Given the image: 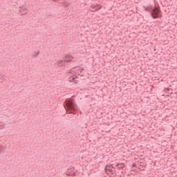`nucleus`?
Instances as JSON below:
<instances>
[{
	"mask_svg": "<svg viewBox=\"0 0 177 177\" xmlns=\"http://www.w3.org/2000/svg\"><path fill=\"white\" fill-rule=\"evenodd\" d=\"M74 80H75V77H74V76H71L69 77V82H74Z\"/></svg>",
	"mask_w": 177,
	"mask_h": 177,
	"instance_id": "nucleus-9",
	"label": "nucleus"
},
{
	"mask_svg": "<svg viewBox=\"0 0 177 177\" xmlns=\"http://www.w3.org/2000/svg\"><path fill=\"white\" fill-rule=\"evenodd\" d=\"M115 167H116V169H122L123 168H125V164L124 163H116L115 165Z\"/></svg>",
	"mask_w": 177,
	"mask_h": 177,
	"instance_id": "nucleus-8",
	"label": "nucleus"
},
{
	"mask_svg": "<svg viewBox=\"0 0 177 177\" xmlns=\"http://www.w3.org/2000/svg\"><path fill=\"white\" fill-rule=\"evenodd\" d=\"M100 9H102V6L100 5H92L91 6V12H96V10H100Z\"/></svg>",
	"mask_w": 177,
	"mask_h": 177,
	"instance_id": "nucleus-6",
	"label": "nucleus"
},
{
	"mask_svg": "<svg viewBox=\"0 0 177 177\" xmlns=\"http://www.w3.org/2000/svg\"><path fill=\"white\" fill-rule=\"evenodd\" d=\"M65 109L67 113L74 114L75 111V105L74 104V100L73 98L68 99L65 101Z\"/></svg>",
	"mask_w": 177,
	"mask_h": 177,
	"instance_id": "nucleus-1",
	"label": "nucleus"
},
{
	"mask_svg": "<svg viewBox=\"0 0 177 177\" xmlns=\"http://www.w3.org/2000/svg\"><path fill=\"white\" fill-rule=\"evenodd\" d=\"M75 84H77L78 82V80H77V77H75L74 82Z\"/></svg>",
	"mask_w": 177,
	"mask_h": 177,
	"instance_id": "nucleus-10",
	"label": "nucleus"
},
{
	"mask_svg": "<svg viewBox=\"0 0 177 177\" xmlns=\"http://www.w3.org/2000/svg\"><path fill=\"white\" fill-rule=\"evenodd\" d=\"M53 1H57V0H53Z\"/></svg>",
	"mask_w": 177,
	"mask_h": 177,
	"instance_id": "nucleus-12",
	"label": "nucleus"
},
{
	"mask_svg": "<svg viewBox=\"0 0 177 177\" xmlns=\"http://www.w3.org/2000/svg\"><path fill=\"white\" fill-rule=\"evenodd\" d=\"M144 9L146 10V12H151V16L153 19H158L160 17V8L158 7L155 6L154 9H153V7L149 6V7H144Z\"/></svg>",
	"mask_w": 177,
	"mask_h": 177,
	"instance_id": "nucleus-2",
	"label": "nucleus"
},
{
	"mask_svg": "<svg viewBox=\"0 0 177 177\" xmlns=\"http://www.w3.org/2000/svg\"><path fill=\"white\" fill-rule=\"evenodd\" d=\"M73 59H74V57L70 55H66L64 57V61L66 62L67 63L70 62H73Z\"/></svg>",
	"mask_w": 177,
	"mask_h": 177,
	"instance_id": "nucleus-7",
	"label": "nucleus"
},
{
	"mask_svg": "<svg viewBox=\"0 0 177 177\" xmlns=\"http://www.w3.org/2000/svg\"><path fill=\"white\" fill-rule=\"evenodd\" d=\"M82 71H84V69L81 67L73 68L71 70V74H73V75H82Z\"/></svg>",
	"mask_w": 177,
	"mask_h": 177,
	"instance_id": "nucleus-4",
	"label": "nucleus"
},
{
	"mask_svg": "<svg viewBox=\"0 0 177 177\" xmlns=\"http://www.w3.org/2000/svg\"><path fill=\"white\" fill-rule=\"evenodd\" d=\"M105 171L108 175H114L116 172L115 167L113 164L108 165L105 167Z\"/></svg>",
	"mask_w": 177,
	"mask_h": 177,
	"instance_id": "nucleus-3",
	"label": "nucleus"
},
{
	"mask_svg": "<svg viewBox=\"0 0 177 177\" xmlns=\"http://www.w3.org/2000/svg\"><path fill=\"white\" fill-rule=\"evenodd\" d=\"M76 174L75 168L71 167V169H68L67 175H68V176H75Z\"/></svg>",
	"mask_w": 177,
	"mask_h": 177,
	"instance_id": "nucleus-5",
	"label": "nucleus"
},
{
	"mask_svg": "<svg viewBox=\"0 0 177 177\" xmlns=\"http://www.w3.org/2000/svg\"><path fill=\"white\" fill-rule=\"evenodd\" d=\"M165 92H167V91H169V88H167V89H165Z\"/></svg>",
	"mask_w": 177,
	"mask_h": 177,
	"instance_id": "nucleus-11",
	"label": "nucleus"
}]
</instances>
